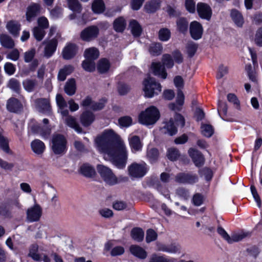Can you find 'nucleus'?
Masks as SVG:
<instances>
[{
	"mask_svg": "<svg viewBox=\"0 0 262 262\" xmlns=\"http://www.w3.org/2000/svg\"><path fill=\"white\" fill-rule=\"evenodd\" d=\"M98 150L107 155L113 164H126L128 154L120 136L112 129H105L95 139Z\"/></svg>",
	"mask_w": 262,
	"mask_h": 262,
	"instance_id": "1",
	"label": "nucleus"
},
{
	"mask_svg": "<svg viewBox=\"0 0 262 262\" xmlns=\"http://www.w3.org/2000/svg\"><path fill=\"white\" fill-rule=\"evenodd\" d=\"M143 91L146 98H151L158 96L162 91L161 84L155 78L150 76L145 78L143 82Z\"/></svg>",
	"mask_w": 262,
	"mask_h": 262,
	"instance_id": "2",
	"label": "nucleus"
},
{
	"mask_svg": "<svg viewBox=\"0 0 262 262\" xmlns=\"http://www.w3.org/2000/svg\"><path fill=\"white\" fill-rule=\"evenodd\" d=\"M159 110L155 106L148 107L144 111L141 112L139 115V122L143 125H152L160 118Z\"/></svg>",
	"mask_w": 262,
	"mask_h": 262,
	"instance_id": "3",
	"label": "nucleus"
},
{
	"mask_svg": "<svg viewBox=\"0 0 262 262\" xmlns=\"http://www.w3.org/2000/svg\"><path fill=\"white\" fill-rule=\"evenodd\" d=\"M51 144L52 150L56 155H63L68 150L67 139L62 134L53 135Z\"/></svg>",
	"mask_w": 262,
	"mask_h": 262,
	"instance_id": "4",
	"label": "nucleus"
},
{
	"mask_svg": "<svg viewBox=\"0 0 262 262\" xmlns=\"http://www.w3.org/2000/svg\"><path fill=\"white\" fill-rule=\"evenodd\" d=\"M36 54L35 48H31L30 50L24 53V61L26 63L31 62L28 67H24L21 69V73L25 76L29 75L30 73L35 71L38 66L39 61L34 58Z\"/></svg>",
	"mask_w": 262,
	"mask_h": 262,
	"instance_id": "5",
	"label": "nucleus"
},
{
	"mask_svg": "<svg viewBox=\"0 0 262 262\" xmlns=\"http://www.w3.org/2000/svg\"><path fill=\"white\" fill-rule=\"evenodd\" d=\"M97 169L100 177L106 183L110 185L117 183V178L110 168L104 165H98Z\"/></svg>",
	"mask_w": 262,
	"mask_h": 262,
	"instance_id": "6",
	"label": "nucleus"
},
{
	"mask_svg": "<svg viewBox=\"0 0 262 262\" xmlns=\"http://www.w3.org/2000/svg\"><path fill=\"white\" fill-rule=\"evenodd\" d=\"M99 34V28L96 25H91L81 31L80 37L82 40L89 42L97 38Z\"/></svg>",
	"mask_w": 262,
	"mask_h": 262,
	"instance_id": "7",
	"label": "nucleus"
},
{
	"mask_svg": "<svg viewBox=\"0 0 262 262\" xmlns=\"http://www.w3.org/2000/svg\"><path fill=\"white\" fill-rule=\"evenodd\" d=\"M26 214V219L29 222H37L41 216L42 208L39 204H35L27 209Z\"/></svg>",
	"mask_w": 262,
	"mask_h": 262,
	"instance_id": "8",
	"label": "nucleus"
},
{
	"mask_svg": "<svg viewBox=\"0 0 262 262\" xmlns=\"http://www.w3.org/2000/svg\"><path fill=\"white\" fill-rule=\"evenodd\" d=\"M196 11L201 18L207 20H210L212 15V11L208 4L203 2H199L196 5Z\"/></svg>",
	"mask_w": 262,
	"mask_h": 262,
	"instance_id": "9",
	"label": "nucleus"
},
{
	"mask_svg": "<svg viewBox=\"0 0 262 262\" xmlns=\"http://www.w3.org/2000/svg\"><path fill=\"white\" fill-rule=\"evenodd\" d=\"M204 29L202 25L196 20L191 21L189 26V33L191 37L198 40L202 37Z\"/></svg>",
	"mask_w": 262,
	"mask_h": 262,
	"instance_id": "10",
	"label": "nucleus"
},
{
	"mask_svg": "<svg viewBox=\"0 0 262 262\" xmlns=\"http://www.w3.org/2000/svg\"><path fill=\"white\" fill-rule=\"evenodd\" d=\"M41 9L40 5L38 3H32L29 5L27 8L26 13L27 21L28 22L32 21L40 13Z\"/></svg>",
	"mask_w": 262,
	"mask_h": 262,
	"instance_id": "11",
	"label": "nucleus"
},
{
	"mask_svg": "<svg viewBox=\"0 0 262 262\" xmlns=\"http://www.w3.org/2000/svg\"><path fill=\"white\" fill-rule=\"evenodd\" d=\"M128 170L129 176L135 178L142 177L147 172V169L144 165H130Z\"/></svg>",
	"mask_w": 262,
	"mask_h": 262,
	"instance_id": "12",
	"label": "nucleus"
},
{
	"mask_svg": "<svg viewBox=\"0 0 262 262\" xmlns=\"http://www.w3.org/2000/svg\"><path fill=\"white\" fill-rule=\"evenodd\" d=\"M77 51L78 47L76 44L69 43L62 50V57L65 60L71 59L76 56Z\"/></svg>",
	"mask_w": 262,
	"mask_h": 262,
	"instance_id": "13",
	"label": "nucleus"
},
{
	"mask_svg": "<svg viewBox=\"0 0 262 262\" xmlns=\"http://www.w3.org/2000/svg\"><path fill=\"white\" fill-rule=\"evenodd\" d=\"M31 130L34 134H39L47 139L50 136L51 129L49 127L42 126L40 124L34 123L31 126Z\"/></svg>",
	"mask_w": 262,
	"mask_h": 262,
	"instance_id": "14",
	"label": "nucleus"
},
{
	"mask_svg": "<svg viewBox=\"0 0 262 262\" xmlns=\"http://www.w3.org/2000/svg\"><path fill=\"white\" fill-rule=\"evenodd\" d=\"M6 107L9 112L17 113L23 110V106L18 99L11 97L7 100Z\"/></svg>",
	"mask_w": 262,
	"mask_h": 262,
	"instance_id": "15",
	"label": "nucleus"
},
{
	"mask_svg": "<svg viewBox=\"0 0 262 262\" xmlns=\"http://www.w3.org/2000/svg\"><path fill=\"white\" fill-rule=\"evenodd\" d=\"M95 120V115L90 110L83 111L80 116L81 124L85 127L90 126Z\"/></svg>",
	"mask_w": 262,
	"mask_h": 262,
	"instance_id": "16",
	"label": "nucleus"
},
{
	"mask_svg": "<svg viewBox=\"0 0 262 262\" xmlns=\"http://www.w3.org/2000/svg\"><path fill=\"white\" fill-rule=\"evenodd\" d=\"M188 154L194 164H204L205 158L204 155L198 149L191 147L188 150Z\"/></svg>",
	"mask_w": 262,
	"mask_h": 262,
	"instance_id": "17",
	"label": "nucleus"
},
{
	"mask_svg": "<svg viewBox=\"0 0 262 262\" xmlns=\"http://www.w3.org/2000/svg\"><path fill=\"white\" fill-rule=\"evenodd\" d=\"M78 171L80 174L87 178H94L97 174L95 168L92 165H81Z\"/></svg>",
	"mask_w": 262,
	"mask_h": 262,
	"instance_id": "18",
	"label": "nucleus"
},
{
	"mask_svg": "<svg viewBox=\"0 0 262 262\" xmlns=\"http://www.w3.org/2000/svg\"><path fill=\"white\" fill-rule=\"evenodd\" d=\"M164 125L161 128V130L163 133L170 136H173L177 134L178 129L172 118H170L168 121L164 122Z\"/></svg>",
	"mask_w": 262,
	"mask_h": 262,
	"instance_id": "19",
	"label": "nucleus"
},
{
	"mask_svg": "<svg viewBox=\"0 0 262 262\" xmlns=\"http://www.w3.org/2000/svg\"><path fill=\"white\" fill-rule=\"evenodd\" d=\"M198 177L195 175L181 173L176 177V181L181 183L193 184L198 181Z\"/></svg>",
	"mask_w": 262,
	"mask_h": 262,
	"instance_id": "20",
	"label": "nucleus"
},
{
	"mask_svg": "<svg viewBox=\"0 0 262 262\" xmlns=\"http://www.w3.org/2000/svg\"><path fill=\"white\" fill-rule=\"evenodd\" d=\"M157 250L170 253H176L180 249L179 245L176 244L166 245L159 242L156 243Z\"/></svg>",
	"mask_w": 262,
	"mask_h": 262,
	"instance_id": "21",
	"label": "nucleus"
},
{
	"mask_svg": "<svg viewBox=\"0 0 262 262\" xmlns=\"http://www.w3.org/2000/svg\"><path fill=\"white\" fill-rule=\"evenodd\" d=\"M230 17L235 25L242 28L244 24V18L242 13L236 9H232L230 13Z\"/></svg>",
	"mask_w": 262,
	"mask_h": 262,
	"instance_id": "22",
	"label": "nucleus"
},
{
	"mask_svg": "<svg viewBox=\"0 0 262 262\" xmlns=\"http://www.w3.org/2000/svg\"><path fill=\"white\" fill-rule=\"evenodd\" d=\"M36 103L42 113L49 114L51 112L52 108L49 99L38 98L36 99Z\"/></svg>",
	"mask_w": 262,
	"mask_h": 262,
	"instance_id": "23",
	"label": "nucleus"
},
{
	"mask_svg": "<svg viewBox=\"0 0 262 262\" xmlns=\"http://www.w3.org/2000/svg\"><path fill=\"white\" fill-rule=\"evenodd\" d=\"M151 68L153 74L155 76L160 77L163 79H165L167 76V73L165 67L162 66L160 62H153L151 64Z\"/></svg>",
	"mask_w": 262,
	"mask_h": 262,
	"instance_id": "24",
	"label": "nucleus"
},
{
	"mask_svg": "<svg viewBox=\"0 0 262 262\" xmlns=\"http://www.w3.org/2000/svg\"><path fill=\"white\" fill-rule=\"evenodd\" d=\"M129 251L132 254L140 259H144L147 256V252L138 245H131L129 247Z\"/></svg>",
	"mask_w": 262,
	"mask_h": 262,
	"instance_id": "25",
	"label": "nucleus"
},
{
	"mask_svg": "<svg viewBox=\"0 0 262 262\" xmlns=\"http://www.w3.org/2000/svg\"><path fill=\"white\" fill-rule=\"evenodd\" d=\"M58 45V40L56 38L50 40L45 48V55L50 57L55 52Z\"/></svg>",
	"mask_w": 262,
	"mask_h": 262,
	"instance_id": "26",
	"label": "nucleus"
},
{
	"mask_svg": "<svg viewBox=\"0 0 262 262\" xmlns=\"http://www.w3.org/2000/svg\"><path fill=\"white\" fill-rule=\"evenodd\" d=\"M126 27V21L123 16L116 18L113 21V29L118 33H122Z\"/></svg>",
	"mask_w": 262,
	"mask_h": 262,
	"instance_id": "27",
	"label": "nucleus"
},
{
	"mask_svg": "<svg viewBox=\"0 0 262 262\" xmlns=\"http://www.w3.org/2000/svg\"><path fill=\"white\" fill-rule=\"evenodd\" d=\"M160 0H150L146 3L144 8L146 13H154L160 9Z\"/></svg>",
	"mask_w": 262,
	"mask_h": 262,
	"instance_id": "28",
	"label": "nucleus"
},
{
	"mask_svg": "<svg viewBox=\"0 0 262 262\" xmlns=\"http://www.w3.org/2000/svg\"><path fill=\"white\" fill-rule=\"evenodd\" d=\"M177 31L184 35H185L188 29V21L186 18L181 17L178 18L176 21Z\"/></svg>",
	"mask_w": 262,
	"mask_h": 262,
	"instance_id": "29",
	"label": "nucleus"
},
{
	"mask_svg": "<svg viewBox=\"0 0 262 262\" xmlns=\"http://www.w3.org/2000/svg\"><path fill=\"white\" fill-rule=\"evenodd\" d=\"M6 28L10 33L14 37H17L20 30V25L16 21L10 20L6 25Z\"/></svg>",
	"mask_w": 262,
	"mask_h": 262,
	"instance_id": "30",
	"label": "nucleus"
},
{
	"mask_svg": "<svg viewBox=\"0 0 262 262\" xmlns=\"http://www.w3.org/2000/svg\"><path fill=\"white\" fill-rule=\"evenodd\" d=\"M0 43L1 45L6 49H13L15 46L14 40L8 34H0Z\"/></svg>",
	"mask_w": 262,
	"mask_h": 262,
	"instance_id": "31",
	"label": "nucleus"
},
{
	"mask_svg": "<svg viewBox=\"0 0 262 262\" xmlns=\"http://www.w3.org/2000/svg\"><path fill=\"white\" fill-rule=\"evenodd\" d=\"M64 91L65 93L70 96L74 95L76 91V83L74 78L69 79L66 82Z\"/></svg>",
	"mask_w": 262,
	"mask_h": 262,
	"instance_id": "32",
	"label": "nucleus"
},
{
	"mask_svg": "<svg viewBox=\"0 0 262 262\" xmlns=\"http://www.w3.org/2000/svg\"><path fill=\"white\" fill-rule=\"evenodd\" d=\"M31 146L33 151L37 155H41L46 149L45 143L39 139H35L32 141Z\"/></svg>",
	"mask_w": 262,
	"mask_h": 262,
	"instance_id": "33",
	"label": "nucleus"
},
{
	"mask_svg": "<svg viewBox=\"0 0 262 262\" xmlns=\"http://www.w3.org/2000/svg\"><path fill=\"white\" fill-rule=\"evenodd\" d=\"M131 33L135 37H139L142 32V28L139 22L136 19H132L129 23Z\"/></svg>",
	"mask_w": 262,
	"mask_h": 262,
	"instance_id": "34",
	"label": "nucleus"
},
{
	"mask_svg": "<svg viewBox=\"0 0 262 262\" xmlns=\"http://www.w3.org/2000/svg\"><path fill=\"white\" fill-rule=\"evenodd\" d=\"M110 67V62L105 58L100 59L97 63V71L100 74L106 73L109 71Z\"/></svg>",
	"mask_w": 262,
	"mask_h": 262,
	"instance_id": "35",
	"label": "nucleus"
},
{
	"mask_svg": "<svg viewBox=\"0 0 262 262\" xmlns=\"http://www.w3.org/2000/svg\"><path fill=\"white\" fill-rule=\"evenodd\" d=\"M65 122L67 125L75 129L78 133H82V128L80 126L74 117L72 116H68V118H66Z\"/></svg>",
	"mask_w": 262,
	"mask_h": 262,
	"instance_id": "36",
	"label": "nucleus"
},
{
	"mask_svg": "<svg viewBox=\"0 0 262 262\" xmlns=\"http://www.w3.org/2000/svg\"><path fill=\"white\" fill-rule=\"evenodd\" d=\"M129 145L132 150L134 152L141 150L142 145L140 138L138 136L135 135L129 139Z\"/></svg>",
	"mask_w": 262,
	"mask_h": 262,
	"instance_id": "37",
	"label": "nucleus"
},
{
	"mask_svg": "<svg viewBox=\"0 0 262 262\" xmlns=\"http://www.w3.org/2000/svg\"><path fill=\"white\" fill-rule=\"evenodd\" d=\"M99 56V51L95 47L86 49L84 53V56L86 59L94 61L97 59Z\"/></svg>",
	"mask_w": 262,
	"mask_h": 262,
	"instance_id": "38",
	"label": "nucleus"
},
{
	"mask_svg": "<svg viewBox=\"0 0 262 262\" xmlns=\"http://www.w3.org/2000/svg\"><path fill=\"white\" fill-rule=\"evenodd\" d=\"M228 111V105L226 102L222 101H219L218 102L217 111L220 117L225 121H231L227 119V114Z\"/></svg>",
	"mask_w": 262,
	"mask_h": 262,
	"instance_id": "39",
	"label": "nucleus"
},
{
	"mask_svg": "<svg viewBox=\"0 0 262 262\" xmlns=\"http://www.w3.org/2000/svg\"><path fill=\"white\" fill-rule=\"evenodd\" d=\"M105 9V6L103 0H94L92 4V10L95 14L103 13Z\"/></svg>",
	"mask_w": 262,
	"mask_h": 262,
	"instance_id": "40",
	"label": "nucleus"
},
{
	"mask_svg": "<svg viewBox=\"0 0 262 262\" xmlns=\"http://www.w3.org/2000/svg\"><path fill=\"white\" fill-rule=\"evenodd\" d=\"M163 46L161 43L153 42L149 46L148 51L152 56H158L162 53Z\"/></svg>",
	"mask_w": 262,
	"mask_h": 262,
	"instance_id": "41",
	"label": "nucleus"
},
{
	"mask_svg": "<svg viewBox=\"0 0 262 262\" xmlns=\"http://www.w3.org/2000/svg\"><path fill=\"white\" fill-rule=\"evenodd\" d=\"M251 233L249 231H240L234 233L230 237L231 244L234 242H238L244 238L249 237L251 236Z\"/></svg>",
	"mask_w": 262,
	"mask_h": 262,
	"instance_id": "42",
	"label": "nucleus"
},
{
	"mask_svg": "<svg viewBox=\"0 0 262 262\" xmlns=\"http://www.w3.org/2000/svg\"><path fill=\"white\" fill-rule=\"evenodd\" d=\"M67 5L73 12L80 13L82 10V5L78 0H67Z\"/></svg>",
	"mask_w": 262,
	"mask_h": 262,
	"instance_id": "43",
	"label": "nucleus"
},
{
	"mask_svg": "<svg viewBox=\"0 0 262 262\" xmlns=\"http://www.w3.org/2000/svg\"><path fill=\"white\" fill-rule=\"evenodd\" d=\"M180 152L176 148H169L166 152V157L170 161L174 162L178 160L180 157Z\"/></svg>",
	"mask_w": 262,
	"mask_h": 262,
	"instance_id": "44",
	"label": "nucleus"
},
{
	"mask_svg": "<svg viewBox=\"0 0 262 262\" xmlns=\"http://www.w3.org/2000/svg\"><path fill=\"white\" fill-rule=\"evenodd\" d=\"M130 235L134 240L140 242L143 239L144 233L142 229L134 228L131 231Z\"/></svg>",
	"mask_w": 262,
	"mask_h": 262,
	"instance_id": "45",
	"label": "nucleus"
},
{
	"mask_svg": "<svg viewBox=\"0 0 262 262\" xmlns=\"http://www.w3.org/2000/svg\"><path fill=\"white\" fill-rule=\"evenodd\" d=\"M146 156L150 163L156 162L159 157V151L156 148H151L147 150Z\"/></svg>",
	"mask_w": 262,
	"mask_h": 262,
	"instance_id": "46",
	"label": "nucleus"
},
{
	"mask_svg": "<svg viewBox=\"0 0 262 262\" xmlns=\"http://www.w3.org/2000/svg\"><path fill=\"white\" fill-rule=\"evenodd\" d=\"M171 37V32L170 30L166 28L160 29L158 32V37L160 40L162 41H168Z\"/></svg>",
	"mask_w": 262,
	"mask_h": 262,
	"instance_id": "47",
	"label": "nucleus"
},
{
	"mask_svg": "<svg viewBox=\"0 0 262 262\" xmlns=\"http://www.w3.org/2000/svg\"><path fill=\"white\" fill-rule=\"evenodd\" d=\"M81 67L84 71L88 72H93L96 69L95 62L86 58L82 61Z\"/></svg>",
	"mask_w": 262,
	"mask_h": 262,
	"instance_id": "48",
	"label": "nucleus"
},
{
	"mask_svg": "<svg viewBox=\"0 0 262 262\" xmlns=\"http://www.w3.org/2000/svg\"><path fill=\"white\" fill-rule=\"evenodd\" d=\"M0 148L6 153H10L11 151L9 145V140L7 138L4 137L0 132Z\"/></svg>",
	"mask_w": 262,
	"mask_h": 262,
	"instance_id": "49",
	"label": "nucleus"
},
{
	"mask_svg": "<svg viewBox=\"0 0 262 262\" xmlns=\"http://www.w3.org/2000/svg\"><path fill=\"white\" fill-rule=\"evenodd\" d=\"M202 134L207 138L211 137L214 134V128L213 126L208 124H203L201 125Z\"/></svg>",
	"mask_w": 262,
	"mask_h": 262,
	"instance_id": "50",
	"label": "nucleus"
},
{
	"mask_svg": "<svg viewBox=\"0 0 262 262\" xmlns=\"http://www.w3.org/2000/svg\"><path fill=\"white\" fill-rule=\"evenodd\" d=\"M186 49L188 57L192 58L197 51L198 45L192 41L187 43Z\"/></svg>",
	"mask_w": 262,
	"mask_h": 262,
	"instance_id": "51",
	"label": "nucleus"
},
{
	"mask_svg": "<svg viewBox=\"0 0 262 262\" xmlns=\"http://www.w3.org/2000/svg\"><path fill=\"white\" fill-rule=\"evenodd\" d=\"M8 87L17 94L20 92L21 86L19 81L14 78L10 79L9 81Z\"/></svg>",
	"mask_w": 262,
	"mask_h": 262,
	"instance_id": "52",
	"label": "nucleus"
},
{
	"mask_svg": "<svg viewBox=\"0 0 262 262\" xmlns=\"http://www.w3.org/2000/svg\"><path fill=\"white\" fill-rule=\"evenodd\" d=\"M1 206H5L6 207L7 209L9 210V216L11 214L10 210L15 206L16 208H20L21 205L17 199L8 200L5 202Z\"/></svg>",
	"mask_w": 262,
	"mask_h": 262,
	"instance_id": "53",
	"label": "nucleus"
},
{
	"mask_svg": "<svg viewBox=\"0 0 262 262\" xmlns=\"http://www.w3.org/2000/svg\"><path fill=\"white\" fill-rule=\"evenodd\" d=\"M32 31L34 38L38 41L42 40L46 35L45 30L39 27H35Z\"/></svg>",
	"mask_w": 262,
	"mask_h": 262,
	"instance_id": "54",
	"label": "nucleus"
},
{
	"mask_svg": "<svg viewBox=\"0 0 262 262\" xmlns=\"http://www.w3.org/2000/svg\"><path fill=\"white\" fill-rule=\"evenodd\" d=\"M162 62L167 69H171L174 66V60L169 54H164L162 56Z\"/></svg>",
	"mask_w": 262,
	"mask_h": 262,
	"instance_id": "55",
	"label": "nucleus"
},
{
	"mask_svg": "<svg viewBox=\"0 0 262 262\" xmlns=\"http://www.w3.org/2000/svg\"><path fill=\"white\" fill-rule=\"evenodd\" d=\"M51 17L53 19H58L61 17L63 14V9L59 6H55L50 11Z\"/></svg>",
	"mask_w": 262,
	"mask_h": 262,
	"instance_id": "56",
	"label": "nucleus"
},
{
	"mask_svg": "<svg viewBox=\"0 0 262 262\" xmlns=\"http://www.w3.org/2000/svg\"><path fill=\"white\" fill-rule=\"evenodd\" d=\"M23 86L26 91L28 92H32L36 85V81L27 79L23 82Z\"/></svg>",
	"mask_w": 262,
	"mask_h": 262,
	"instance_id": "57",
	"label": "nucleus"
},
{
	"mask_svg": "<svg viewBox=\"0 0 262 262\" xmlns=\"http://www.w3.org/2000/svg\"><path fill=\"white\" fill-rule=\"evenodd\" d=\"M106 102V100L103 98L100 99L99 102L93 101L91 109L94 112L101 111L104 107Z\"/></svg>",
	"mask_w": 262,
	"mask_h": 262,
	"instance_id": "58",
	"label": "nucleus"
},
{
	"mask_svg": "<svg viewBox=\"0 0 262 262\" xmlns=\"http://www.w3.org/2000/svg\"><path fill=\"white\" fill-rule=\"evenodd\" d=\"M130 90V88L129 85L125 83H118L117 90L120 95L124 96L126 95L129 92Z\"/></svg>",
	"mask_w": 262,
	"mask_h": 262,
	"instance_id": "59",
	"label": "nucleus"
},
{
	"mask_svg": "<svg viewBox=\"0 0 262 262\" xmlns=\"http://www.w3.org/2000/svg\"><path fill=\"white\" fill-rule=\"evenodd\" d=\"M228 101L234 104L235 107L238 110H240L241 109V105H240V101L238 100L237 96L233 93H229L227 95V96Z\"/></svg>",
	"mask_w": 262,
	"mask_h": 262,
	"instance_id": "60",
	"label": "nucleus"
},
{
	"mask_svg": "<svg viewBox=\"0 0 262 262\" xmlns=\"http://www.w3.org/2000/svg\"><path fill=\"white\" fill-rule=\"evenodd\" d=\"M184 6L187 11L190 13H194L196 10L194 0H185Z\"/></svg>",
	"mask_w": 262,
	"mask_h": 262,
	"instance_id": "61",
	"label": "nucleus"
},
{
	"mask_svg": "<svg viewBox=\"0 0 262 262\" xmlns=\"http://www.w3.org/2000/svg\"><path fill=\"white\" fill-rule=\"evenodd\" d=\"M254 41L255 44L259 47H262V26L258 28L256 30Z\"/></svg>",
	"mask_w": 262,
	"mask_h": 262,
	"instance_id": "62",
	"label": "nucleus"
},
{
	"mask_svg": "<svg viewBox=\"0 0 262 262\" xmlns=\"http://www.w3.org/2000/svg\"><path fill=\"white\" fill-rule=\"evenodd\" d=\"M172 57L174 61L178 64H181L183 62L184 58L181 51L178 49H176L172 52Z\"/></svg>",
	"mask_w": 262,
	"mask_h": 262,
	"instance_id": "63",
	"label": "nucleus"
},
{
	"mask_svg": "<svg viewBox=\"0 0 262 262\" xmlns=\"http://www.w3.org/2000/svg\"><path fill=\"white\" fill-rule=\"evenodd\" d=\"M149 262H174L173 259H167L164 256L152 254L149 259Z\"/></svg>",
	"mask_w": 262,
	"mask_h": 262,
	"instance_id": "64",
	"label": "nucleus"
}]
</instances>
